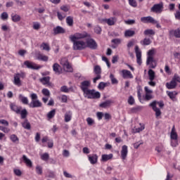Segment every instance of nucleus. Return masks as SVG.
I'll list each match as a JSON object with an SVG mask.
<instances>
[{"mask_svg": "<svg viewBox=\"0 0 180 180\" xmlns=\"http://www.w3.org/2000/svg\"><path fill=\"white\" fill-rule=\"evenodd\" d=\"M88 36V34L86 32H84L82 34H79L78 37H76L77 38V40H79V39H85Z\"/></svg>", "mask_w": 180, "mask_h": 180, "instance_id": "obj_52", "label": "nucleus"}, {"mask_svg": "<svg viewBox=\"0 0 180 180\" xmlns=\"http://www.w3.org/2000/svg\"><path fill=\"white\" fill-rule=\"evenodd\" d=\"M21 19H22V18L20 17V15H19L16 13L11 14V20H13V22H14V23H18V22H20Z\"/></svg>", "mask_w": 180, "mask_h": 180, "instance_id": "obj_24", "label": "nucleus"}, {"mask_svg": "<svg viewBox=\"0 0 180 180\" xmlns=\"http://www.w3.org/2000/svg\"><path fill=\"white\" fill-rule=\"evenodd\" d=\"M141 22H143V23H153V24L157 23V20L151 16L141 18Z\"/></svg>", "mask_w": 180, "mask_h": 180, "instance_id": "obj_13", "label": "nucleus"}, {"mask_svg": "<svg viewBox=\"0 0 180 180\" xmlns=\"http://www.w3.org/2000/svg\"><path fill=\"white\" fill-rule=\"evenodd\" d=\"M33 29H34V30H39V29H40V23H39V22H34V24H33Z\"/></svg>", "mask_w": 180, "mask_h": 180, "instance_id": "obj_62", "label": "nucleus"}, {"mask_svg": "<svg viewBox=\"0 0 180 180\" xmlns=\"http://www.w3.org/2000/svg\"><path fill=\"white\" fill-rule=\"evenodd\" d=\"M53 70L56 75H60L62 72L61 66L58 63H54L53 65Z\"/></svg>", "mask_w": 180, "mask_h": 180, "instance_id": "obj_18", "label": "nucleus"}, {"mask_svg": "<svg viewBox=\"0 0 180 180\" xmlns=\"http://www.w3.org/2000/svg\"><path fill=\"white\" fill-rule=\"evenodd\" d=\"M129 153V150L127 149V146L124 145L122 147L121 150V158L122 160H126L127 158V153Z\"/></svg>", "mask_w": 180, "mask_h": 180, "instance_id": "obj_16", "label": "nucleus"}, {"mask_svg": "<svg viewBox=\"0 0 180 180\" xmlns=\"http://www.w3.org/2000/svg\"><path fill=\"white\" fill-rule=\"evenodd\" d=\"M122 77L124 79H127L129 78L131 79L133 78V75L131 74V72L127 70H122Z\"/></svg>", "mask_w": 180, "mask_h": 180, "instance_id": "obj_17", "label": "nucleus"}, {"mask_svg": "<svg viewBox=\"0 0 180 180\" xmlns=\"http://www.w3.org/2000/svg\"><path fill=\"white\" fill-rule=\"evenodd\" d=\"M24 65H26L27 68H29L30 70H40V68H41V66H37L36 63L29 60L25 61Z\"/></svg>", "mask_w": 180, "mask_h": 180, "instance_id": "obj_11", "label": "nucleus"}, {"mask_svg": "<svg viewBox=\"0 0 180 180\" xmlns=\"http://www.w3.org/2000/svg\"><path fill=\"white\" fill-rule=\"evenodd\" d=\"M49 158H50V155L47 153L41 155V160H42V161H49Z\"/></svg>", "mask_w": 180, "mask_h": 180, "instance_id": "obj_40", "label": "nucleus"}, {"mask_svg": "<svg viewBox=\"0 0 180 180\" xmlns=\"http://www.w3.org/2000/svg\"><path fill=\"white\" fill-rule=\"evenodd\" d=\"M136 43V40L134 39H131V41H129L127 45V49H128V51H130V48L131 47H133V46H134Z\"/></svg>", "mask_w": 180, "mask_h": 180, "instance_id": "obj_45", "label": "nucleus"}, {"mask_svg": "<svg viewBox=\"0 0 180 180\" xmlns=\"http://www.w3.org/2000/svg\"><path fill=\"white\" fill-rule=\"evenodd\" d=\"M51 77L47 76V77H44L42 78L39 79V82L42 83L43 85H46V86H52L51 82H50Z\"/></svg>", "mask_w": 180, "mask_h": 180, "instance_id": "obj_14", "label": "nucleus"}, {"mask_svg": "<svg viewBox=\"0 0 180 180\" xmlns=\"http://www.w3.org/2000/svg\"><path fill=\"white\" fill-rule=\"evenodd\" d=\"M14 84L17 85V86H20L22 84L20 83V77H19L17 75L14 77Z\"/></svg>", "mask_w": 180, "mask_h": 180, "instance_id": "obj_39", "label": "nucleus"}, {"mask_svg": "<svg viewBox=\"0 0 180 180\" xmlns=\"http://www.w3.org/2000/svg\"><path fill=\"white\" fill-rule=\"evenodd\" d=\"M22 126L23 128H25L26 130H30L32 129V127L30 125V122L27 120H25L23 122H22Z\"/></svg>", "mask_w": 180, "mask_h": 180, "instance_id": "obj_26", "label": "nucleus"}, {"mask_svg": "<svg viewBox=\"0 0 180 180\" xmlns=\"http://www.w3.org/2000/svg\"><path fill=\"white\" fill-rule=\"evenodd\" d=\"M56 116V109H53L51 110L48 114H47V117L48 119H53Z\"/></svg>", "mask_w": 180, "mask_h": 180, "instance_id": "obj_42", "label": "nucleus"}, {"mask_svg": "<svg viewBox=\"0 0 180 180\" xmlns=\"http://www.w3.org/2000/svg\"><path fill=\"white\" fill-rule=\"evenodd\" d=\"M60 63L65 71H66L67 72H72V67H71V65H70V63L68 62V58H63L60 60Z\"/></svg>", "mask_w": 180, "mask_h": 180, "instance_id": "obj_6", "label": "nucleus"}, {"mask_svg": "<svg viewBox=\"0 0 180 180\" xmlns=\"http://www.w3.org/2000/svg\"><path fill=\"white\" fill-rule=\"evenodd\" d=\"M157 105H158L159 108L162 109V108H164V101H154L149 104V106H150V108H152L153 110H154V112H155L156 117H158L159 116H161V110H160V108H157Z\"/></svg>", "mask_w": 180, "mask_h": 180, "instance_id": "obj_3", "label": "nucleus"}, {"mask_svg": "<svg viewBox=\"0 0 180 180\" xmlns=\"http://www.w3.org/2000/svg\"><path fill=\"white\" fill-rule=\"evenodd\" d=\"M140 43L142 46H150L151 44V39L150 38H145Z\"/></svg>", "mask_w": 180, "mask_h": 180, "instance_id": "obj_33", "label": "nucleus"}, {"mask_svg": "<svg viewBox=\"0 0 180 180\" xmlns=\"http://www.w3.org/2000/svg\"><path fill=\"white\" fill-rule=\"evenodd\" d=\"M167 94L170 99H175L176 95H178L176 91H167Z\"/></svg>", "mask_w": 180, "mask_h": 180, "instance_id": "obj_38", "label": "nucleus"}, {"mask_svg": "<svg viewBox=\"0 0 180 180\" xmlns=\"http://www.w3.org/2000/svg\"><path fill=\"white\" fill-rule=\"evenodd\" d=\"M35 171L38 175H41L43 174V167H41V166L37 165L35 167Z\"/></svg>", "mask_w": 180, "mask_h": 180, "instance_id": "obj_44", "label": "nucleus"}, {"mask_svg": "<svg viewBox=\"0 0 180 180\" xmlns=\"http://www.w3.org/2000/svg\"><path fill=\"white\" fill-rule=\"evenodd\" d=\"M124 23L126 25H134V23H136V20H127L124 21Z\"/></svg>", "mask_w": 180, "mask_h": 180, "instance_id": "obj_58", "label": "nucleus"}, {"mask_svg": "<svg viewBox=\"0 0 180 180\" xmlns=\"http://www.w3.org/2000/svg\"><path fill=\"white\" fill-rule=\"evenodd\" d=\"M110 79L112 85H117V84H119V81H117V79H116V77H115V75H113V74L112 73L110 75Z\"/></svg>", "mask_w": 180, "mask_h": 180, "instance_id": "obj_37", "label": "nucleus"}, {"mask_svg": "<svg viewBox=\"0 0 180 180\" xmlns=\"http://www.w3.org/2000/svg\"><path fill=\"white\" fill-rule=\"evenodd\" d=\"M94 72L95 74H96L97 75H100L101 74V66L99 65H96L94 67Z\"/></svg>", "mask_w": 180, "mask_h": 180, "instance_id": "obj_51", "label": "nucleus"}, {"mask_svg": "<svg viewBox=\"0 0 180 180\" xmlns=\"http://www.w3.org/2000/svg\"><path fill=\"white\" fill-rule=\"evenodd\" d=\"M41 93L43 94V95H44V96L50 97V91H49V89H43Z\"/></svg>", "mask_w": 180, "mask_h": 180, "instance_id": "obj_50", "label": "nucleus"}, {"mask_svg": "<svg viewBox=\"0 0 180 180\" xmlns=\"http://www.w3.org/2000/svg\"><path fill=\"white\" fill-rule=\"evenodd\" d=\"M143 34H145V36H154V34H155V32L151 29H148L143 32Z\"/></svg>", "mask_w": 180, "mask_h": 180, "instance_id": "obj_35", "label": "nucleus"}, {"mask_svg": "<svg viewBox=\"0 0 180 180\" xmlns=\"http://www.w3.org/2000/svg\"><path fill=\"white\" fill-rule=\"evenodd\" d=\"M105 86H106V83L101 82L99 83L98 88V89H105Z\"/></svg>", "mask_w": 180, "mask_h": 180, "instance_id": "obj_55", "label": "nucleus"}, {"mask_svg": "<svg viewBox=\"0 0 180 180\" xmlns=\"http://www.w3.org/2000/svg\"><path fill=\"white\" fill-rule=\"evenodd\" d=\"M71 117H72V112H71V111H68L65 114V122L68 123V122L71 121Z\"/></svg>", "mask_w": 180, "mask_h": 180, "instance_id": "obj_31", "label": "nucleus"}, {"mask_svg": "<svg viewBox=\"0 0 180 180\" xmlns=\"http://www.w3.org/2000/svg\"><path fill=\"white\" fill-rule=\"evenodd\" d=\"M65 33V30L60 26H57L53 28V34H63Z\"/></svg>", "mask_w": 180, "mask_h": 180, "instance_id": "obj_20", "label": "nucleus"}, {"mask_svg": "<svg viewBox=\"0 0 180 180\" xmlns=\"http://www.w3.org/2000/svg\"><path fill=\"white\" fill-rule=\"evenodd\" d=\"M148 74L150 81H154V79H155V72L150 69L148 72Z\"/></svg>", "mask_w": 180, "mask_h": 180, "instance_id": "obj_29", "label": "nucleus"}, {"mask_svg": "<svg viewBox=\"0 0 180 180\" xmlns=\"http://www.w3.org/2000/svg\"><path fill=\"white\" fill-rule=\"evenodd\" d=\"M113 102L110 100H107L103 103H101L99 106L100 108H109V106H110V105H112Z\"/></svg>", "mask_w": 180, "mask_h": 180, "instance_id": "obj_27", "label": "nucleus"}, {"mask_svg": "<svg viewBox=\"0 0 180 180\" xmlns=\"http://www.w3.org/2000/svg\"><path fill=\"white\" fill-rule=\"evenodd\" d=\"M89 161L92 165L96 164L98 162V155L96 154L89 155L88 156Z\"/></svg>", "mask_w": 180, "mask_h": 180, "instance_id": "obj_19", "label": "nucleus"}, {"mask_svg": "<svg viewBox=\"0 0 180 180\" xmlns=\"http://www.w3.org/2000/svg\"><path fill=\"white\" fill-rule=\"evenodd\" d=\"M170 139L172 140H178V134L175 132V126H173L170 133Z\"/></svg>", "mask_w": 180, "mask_h": 180, "instance_id": "obj_25", "label": "nucleus"}, {"mask_svg": "<svg viewBox=\"0 0 180 180\" xmlns=\"http://www.w3.org/2000/svg\"><path fill=\"white\" fill-rule=\"evenodd\" d=\"M66 23L68 26H72L74 25V18L72 16H68L66 18Z\"/></svg>", "mask_w": 180, "mask_h": 180, "instance_id": "obj_36", "label": "nucleus"}, {"mask_svg": "<svg viewBox=\"0 0 180 180\" xmlns=\"http://www.w3.org/2000/svg\"><path fill=\"white\" fill-rule=\"evenodd\" d=\"M136 34V32L131 30H127L124 32V36L125 37H133Z\"/></svg>", "mask_w": 180, "mask_h": 180, "instance_id": "obj_28", "label": "nucleus"}, {"mask_svg": "<svg viewBox=\"0 0 180 180\" xmlns=\"http://www.w3.org/2000/svg\"><path fill=\"white\" fill-rule=\"evenodd\" d=\"M22 160L24 161L25 164H26L27 167H29L30 168H32L33 167V163L32 162V160L27 158V156H26V155H22Z\"/></svg>", "mask_w": 180, "mask_h": 180, "instance_id": "obj_21", "label": "nucleus"}, {"mask_svg": "<svg viewBox=\"0 0 180 180\" xmlns=\"http://www.w3.org/2000/svg\"><path fill=\"white\" fill-rule=\"evenodd\" d=\"M129 4L131 6H133L134 8H136L137 6V2H136V0H129Z\"/></svg>", "mask_w": 180, "mask_h": 180, "instance_id": "obj_54", "label": "nucleus"}, {"mask_svg": "<svg viewBox=\"0 0 180 180\" xmlns=\"http://www.w3.org/2000/svg\"><path fill=\"white\" fill-rule=\"evenodd\" d=\"M128 103L129 105H134V98L132 96L129 97Z\"/></svg>", "mask_w": 180, "mask_h": 180, "instance_id": "obj_60", "label": "nucleus"}, {"mask_svg": "<svg viewBox=\"0 0 180 180\" xmlns=\"http://www.w3.org/2000/svg\"><path fill=\"white\" fill-rule=\"evenodd\" d=\"M144 126H141L139 128H136L134 131V133H140V131H143L144 130Z\"/></svg>", "mask_w": 180, "mask_h": 180, "instance_id": "obj_61", "label": "nucleus"}, {"mask_svg": "<svg viewBox=\"0 0 180 180\" xmlns=\"http://www.w3.org/2000/svg\"><path fill=\"white\" fill-rule=\"evenodd\" d=\"M89 47V49H91V50H96L98 49V44H96V41L92 39H89L86 41V48Z\"/></svg>", "mask_w": 180, "mask_h": 180, "instance_id": "obj_9", "label": "nucleus"}, {"mask_svg": "<svg viewBox=\"0 0 180 180\" xmlns=\"http://www.w3.org/2000/svg\"><path fill=\"white\" fill-rule=\"evenodd\" d=\"M135 53L136 56V62L139 65H141L142 61H141V51H140V48H139V46H135Z\"/></svg>", "mask_w": 180, "mask_h": 180, "instance_id": "obj_12", "label": "nucleus"}, {"mask_svg": "<svg viewBox=\"0 0 180 180\" xmlns=\"http://www.w3.org/2000/svg\"><path fill=\"white\" fill-rule=\"evenodd\" d=\"M141 144H143V142L141 141L136 142L135 143H134V148L137 149L140 147V146H141Z\"/></svg>", "mask_w": 180, "mask_h": 180, "instance_id": "obj_59", "label": "nucleus"}, {"mask_svg": "<svg viewBox=\"0 0 180 180\" xmlns=\"http://www.w3.org/2000/svg\"><path fill=\"white\" fill-rule=\"evenodd\" d=\"M37 60H40L41 61H49V56L39 53L37 56Z\"/></svg>", "mask_w": 180, "mask_h": 180, "instance_id": "obj_34", "label": "nucleus"}, {"mask_svg": "<svg viewBox=\"0 0 180 180\" xmlns=\"http://www.w3.org/2000/svg\"><path fill=\"white\" fill-rule=\"evenodd\" d=\"M151 12L155 13H161L164 11V4L160 2L157 4H154L153 6L150 8Z\"/></svg>", "mask_w": 180, "mask_h": 180, "instance_id": "obj_7", "label": "nucleus"}, {"mask_svg": "<svg viewBox=\"0 0 180 180\" xmlns=\"http://www.w3.org/2000/svg\"><path fill=\"white\" fill-rule=\"evenodd\" d=\"M169 34H173L176 39H180V27L176 30H171L169 31Z\"/></svg>", "mask_w": 180, "mask_h": 180, "instance_id": "obj_22", "label": "nucleus"}, {"mask_svg": "<svg viewBox=\"0 0 180 180\" xmlns=\"http://www.w3.org/2000/svg\"><path fill=\"white\" fill-rule=\"evenodd\" d=\"M61 11H63V12H68L70 11V7L67 6H60Z\"/></svg>", "mask_w": 180, "mask_h": 180, "instance_id": "obj_63", "label": "nucleus"}, {"mask_svg": "<svg viewBox=\"0 0 180 180\" xmlns=\"http://www.w3.org/2000/svg\"><path fill=\"white\" fill-rule=\"evenodd\" d=\"M19 99L24 105H29V100L27 99V97H25L23 95L20 94Z\"/></svg>", "mask_w": 180, "mask_h": 180, "instance_id": "obj_32", "label": "nucleus"}, {"mask_svg": "<svg viewBox=\"0 0 180 180\" xmlns=\"http://www.w3.org/2000/svg\"><path fill=\"white\" fill-rule=\"evenodd\" d=\"M70 39L73 43V50L75 51H79L85 50L86 49V42L82 41L81 39H78V38L74 35H71L70 37Z\"/></svg>", "mask_w": 180, "mask_h": 180, "instance_id": "obj_1", "label": "nucleus"}, {"mask_svg": "<svg viewBox=\"0 0 180 180\" xmlns=\"http://www.w3.org/2000/svg\"><path fill=\"white\" fill-rule=\"evenodd\" d=\"M30 98L32 101L28 104L30 108H41V106H43L41 102L37 99V94L33 93L30 95Z\"/></svg>", "mask_w": 180, "mask_h": 180, "instance_id": "obj_4", "label": "nucleus"}, {"mask_svg": "<svg viewBox=\"0 0 180 180\" xmlns=\"http://www.w3.org/2000/svg\"><path fill=\"white\" fill-rule=\"evenodd\" d=\"M89 86H91V82L89 80L83 81L80 84V88L84 94L89 90Z\"/></svg>", "mask_w": 180, "mask_h": 180, "instance_id": "obj_10", "label": "nucleus"}, {"mask_svg": "<svg viewBox=\"0 0 180 180\" xmlns=\"http://www.w3.org/2000/svg\"><path fill=\"white\" fill-rule=\"evenodd\" d=\"M63 157H70V151L67 150H63Z\"/></svg>", "mask_w": 180, "mask_h": 180, "instance_id": "obj_64", "label": "nucleus"}, {"mask_svg": "<svg viewBox=\"0 0 180 180\" xmlns=\"http://www.w3.org/2000/svg\"><path fill=\"white\" fill-rule=\"evenodd\" d=\"M113 158V154L110 153L109 155H102L101 160L103 162L108 161V160H112Z\"/></svg>", "mask_w": 180, "mask_h": 180, "instance_id": "obj_30", "label": "nucleus"}, {"mask_svg": "<svg viewBox=\"0 0 180 180\" xmlns=\"http://www.w3.org/2000/svg\"><path fill=\"white\" fill-rule=\"evenodd\" d=\"M86 122H87V124L89 126H92V124H94V123H95V121H94V120L91 117H87Z\"/></svg>", "mask_w": 180, "mask_h": 180, "instance_id": "obj_53", "label": "nucleus"}, {"mask_svg": "<svg viewBox=\"0 0 180 180\" xmlns=\"http://www.w3.org/2000/svg\"><path fill=\"white\" fill-rule=\"evenodd\" d=\"M0 130L4 133H8V131H11L8 128L5 127L4 126H0Z\"/></svg>", "mask_w": 180, "mask_h": 180, "instance_id": "obj_57", "label": "nucleus"}, {"mask_svg": "<svg viewBox=\"0 0 180 180\" xmlns=\"http://www.w3.org/2000/svg\"><path fill=\"white\" fill-rule=\"evenodd\" d=\"M41 47H42L43 50H45L46 51H50V46L46 43H42Z\"/></svg>", "mask_w": 180, "mask_h": 180, "instance_id": "obj_47", "label": "nucleus"}, {"mask_svg": "<svg viewBox=\"0 0 180 180\" xmlns=\"http://www.w3.org/2000/svg\"><path fill=\"white\" fill-rule=\"evenodd\" d=\"M10 108L17 115H20V111L22 110V108L20 106H18L16 104L11 103L10 104Z\"/></svg>", "mask_w": 180, "mask_h": 180, "instance_id": "obj_15", "label": "nucleus"}, {"mask_svg": "<svg viewBox=\"0 0 180 180\" xmlns=\"http://www.w3.org/2000/svg\"><path fill=\"white\" fill-rule=\"evenodd\" d=\"M94 32L95 33H96L97 34H101V32H102V28H101V27L99 26H96L94 28Z\"/></svg>", "mask_w": 180, "mask_h": 180, "instance_id": "obj_56", "label": "nucleus"}, {"mask_svg": "<svg viewBox=\"0 0 180 180\" xmlns=\"http://www.w3.org/2000/svg\"><path fill=\"white\" fill-rule=\"evenodd\" d=\"M84 95L88 99H99L101 98V93L95 91V89H89Z\"/></svg>", "mask_w": 180, "mask_h": 180, "instance_id": "obj_5", "label": "nucleus"}, {"mask_svg": "<svg viewBox=\"0 0 180 180\" xmlns=\"http://www.w3.org/2000/svg\"><path fill=\"white\" fill-rule=\"evenodd\" d=\"M176 85H178L176 82H174L172 79L170 82L166 83V87L167 89H175V88H176Z\"/></svg>", "mask_w": 180, "mask_h": 180, "instance_id": "obj_23", "label": "nucleus"}, {"mask_svg": "<svg viewBox=\"0 0 180 180\" xmlns=\"http://www.w3.org/2000/svg\"><path fill=\"white\" fill-rule=\"evenodd\" d=\"M8 18H9V15H8V13L3 12L1 14V19H2V20H7Z\"/></svg>", "mask_w": 180, "mask_h": 180, "instance_id": "obj_49", "label": "nucleus"}, {"mask_svg": "<svg viewBox=\"0 0 180 180\" xmlns=\"http://www.w3.org/2000/svg\"><path fill=\"white\" fill-rule=\"evenodd\" d=\"M72 89V87H70V89L67 88V86H63L60 87V91L61 92H65V94H68L70 91Z\"/></svg>", "mask_w": 180, "mask_h": 180, "instance_id": "obj_43", "label": "nucleus"}, {"mask_svg": "<svg viewBox=\"0 0 180 180\" xmlns=\"http://www.w3.org/2000/svg\"><path fill=\"white\" fill-rule=\"evenodd\" d=\"M155 54V49H150L148 51L146 65H150V68H155V67H157V62L154 60V57H153Z\"/></svg>", "mask_w": 180, "mask_h": 180, "instance_id": "obj_2", "label": "nucleus"}, {"mask_svg": "<svg viewBox=\"0 0 180 180\" xmlns=\"http://www.w3.org/2000/svg\"><path fill=\"white\" fill-rule=\"evenodd\" d=\"M10 139L11 140V141H13V143H16V141H19V138H18V136L15 134L11 135Z\"/></svg>", "mask_w": 180, "mask_h": 180, "instance_id": "obj_48", "label": "nucleus"}, {"mask_svg": "<svg viewBox=\"0 0 180 180\" xmlns=\"http://www.w3.org/2000/svg\"><path fill=\"white\" fill-rule=\"evenodd\" d=\"M20 115H21V119H26L27 117V110L26 109L21 110Z\"/></svg>", "mask_w": 180, "mask_h": 180, "instance_id": "obj_41", "label": "nucleus"}, {"mask_svg": "<svg viewBox=\"0 0 180 180\" xmlns=\"http://www.w3.org/2000/svg\"><path fill=\"white\" fill-rule=\"evenodd\" d=\"M101 23H107L108 26H114V25L117 22V18L116 17H110V18H103L100 20Z\"/></svg>", "mask_w": 180, "mask_h": 180, "instance_id": "obj_8", "label": "nucleus"}, {"mask_svg": "<svg viewBox=\"0 0 180 180\" xmlns=\"http://www.w3.org/2000/svg\"><path fill=\"white\" fill-rule=\"evenodd\" d=\"M174 82H176V84L177 82H179L180 83V77L179 75H178V74H174L172 79Z\"/></svg>", "mask_w": 180, "mask_h": 180, "instance_id": "obj_46", "label": "nucleus"}]
</instances>
